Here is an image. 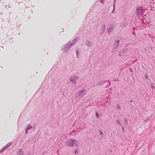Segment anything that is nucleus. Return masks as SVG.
Masks as SVG:
<instances>
[{
    "mask_svg": "<svg viewBox=\"0 0 155 155\" xmlns=\"http://www.w3.org/2000/svg\"><path fill=\"white\" fill-rule=\"evenodd\" d=\"M79 38H77L72 40L71 41H70L65 45L62 47V50L64 53H67L71 48L78 41Z\"/></svg>",
    "mask_w": 155,
    "mask_h": 155,
    "instance_id": "obj_1",
    "label": "nucleus"
},
{
    "mask_svg": "<svg viewBox=\"0 0 155 155\" xmlns=\"http://www.w3.org/2000/svg\"><path fill=\"white\" fill-rule=\"evenodd\" d=\"M146 8L142 6H138L136 9V14L137 16L139 18L140 17L143 15L146 10Z\"/></svg>",
    "mask_w": 155,
    "mask_h": 155,
    "instance_id": "obj_2",
    "label": "nucleus"
},
{
    "mask_svg": "<svg viewBox=\"0 0 155 155\" xmlns=\"http://www.w3.org/2000/svg\"><path fill=\"white\" fill-rule=\"evenodd\" d=\"M78 143V142L77 140L71 139L68 140L65 143L67 146L70 147H74V144L76 147H77Z\"/></svg>",
    "mask_w": 155,
    "mask_h": 155,
    "instance_id": "obj_3",
    "label": "nucleus"
},
{
    "mask_svg": "<svg viewBox=\"0 0 155 155\" xmlns=\"http://www.w3.org/2000/svg\"><path fill=\"white\" fill-rule=\"evenodd\" d=\"M114 30V26L113 24H109L108 25V27L107 28V30L109 35H110V33L112 32Z\"/></svg>",
    "mask_w": 155,
    "mask_h": 155,
    "instance_id": "obj_4",
    "label": "nucleus"
},
{
    "mask_svg": "<svg viewBox=\"0 0 155 155\" xmlns=\"http://www.w3.org/2000/svg\"><path fill=\"white\" fill-rule=\"evenodd\" d=\"M79 79V77L77 76H71L70 78V80L74 84H76V81Z\"/></svg>",
    "mask_w": 155,
    "mask_h": 155,
    "instance_id": "obj_5",
    "label": "nucleus"
},
{
    "mask_svg": "<svg viewBox=\"0 0 155 155\" xmlns=\"http://www.w3.org/2000/svg\"><path fill=\"white\" fill-rule=\"evenodd\" d=\"M12 143L9 142L0 150V153L4 152L5 150L12 144Z\"/></svg>",
    "mask_w": 155,
    "mask_h": 155,
    "instance_id": "obj_6",
    "label": "nucleus"
},
{
    "mask_svg": "<svg viewBox=\"0 0 155 155\" xmlns=\"http://www.w3.org/2000/svg\"><path fill=\"white\" fill-rule=\"evenodd\" d=\"M120 44V42L118 41L115 40L114 45V48H113V51H114L117 49Z\"/></svg>",
    "mask_w": 155,
    "mask_h": 155,
    "instance_id": "obj_7",
    "label": "nucleus"
},
{
    "mask_svg": "<svg viewBox=\"0 0 155 155\" xmlns=\"http://www.w3.org/2000/svg\"><path fill=\"white\" fill-rule=\"evenodd\" d=\"M24 150L21 149H19L16 153V155H24Z\"/></svg>",
    "mask_w": 155,
    "mask_h": 155,
    "instance_id": "obj_8",
    "label": "nucleus"
},
{
    "mask_svg": "<svg viewBox=\"0 0 155 155\" xmlns=\"http://www.w3.org/2000/svg\"><path fill=\"white\" fill-rule=\"evenodd\" d=\"M86 89H84L81 91L78 92V96L80 97H82L84 94V93L86 91Z\"/></svg>",
    "mask_w": 155,
    "mask_h": 155,
    "instance_id": "obj_9",
    "label": "nucleus"
},
{
    "mask_svg": "<svg viewBox=\"0 0 155 155\" xmlns=\"http://www.w3.org/2000/svg\"><path fill=\"white\" fill-rule=\"evenodd\" d=\"M106 29V27L105 25L104 24H103L102 25V27L101 29V34H102L105 31Z\"/></svg>",
    "mask_w": 155,
    "mask_h": 155,
    "instance_id": "obj_10",
    "label": "nucleus"
},
{
    "mask_svg": "<svg viewBox=\"0 0 155 155\" xmlns=\"http://www.w3.org/2000/svg\"><path fill=\"white\" fill-rule=\"evenodd\" d=\"M32 127L29 124H28L25 130V133L26 134L28 132L29 130H30L32 128Z\"/></svg>",
    "mask_w": 155,
    "mask_h": 155,
    "instance_id": "obj_11",
    "label": "nucleus"
},
{
    "mask_svg": "<svg viewBox=\"0 0 155 155\" xmlns=\"http://www.w3.org/2000/svg\"><path fill=\"white\" fill-rule=\"evenodd\" d=\"M125 51V50H122L121 51H120L119 54V55L120 57H123L124 56V52Z\"/></svg>",
    "mask_w": 155,
    "mask_h": 155,
    "instance_id": "obj_12",
    "label": "nucleus"
},
{
    "mask_svg": "<svg viewBox=\"0 0 155 155\" xmlns=\"http://www.w3.org/2000/svg\"><path fill=\"white\" fill-rule=\"evenodd\" d=\"M85 44L87 46L89 47H91L92 45V43L88 40L86 41Z\"/></svg>",
    "mask_w": 155,
    "mask_h": 155,
    "instance_id": "obj_13",
    "label": "nucleus"
},
{
    "mask_svg": "<svg viewBox=\"0 0 155 155\" xmlns=\"http://www.w3.org/2000/svg\"><path fill=\"white\" fill-rule=\"evenodd\" d=\"M144 16H142V18L140 19L141 21L142 22V23L143 24L145 25L146 24V22L144 21L146 19V17H145Z\"/></svg>",
    "mask_w": 155,
    "mask_h": 155,
    "instance_id": "obj_14",
    "label": "nucleus"
},
{
    "mask_svg": "<svg viewBox=\"0 0 155 155\" xmlns=\"http://www.w3.org/2000/svg\"><path fill=\"white\" fill-rule=\"evenodd\" d=\"M106 81H107L106 80H104V81H101L97 83V85H102L104 84Z\"/></svg>",
    "mask_w": 155,
    "mask_h": 155,
    "instance_id": "obj_15",
    "label": "nucleus"
},
{
    "mask_svg": "<svg viewBox=\"0 0 155 155\" xmlns=\"http://www.w3.org/2000/svg\"><path fill=\"white\" fill-rule=\"evenodd\" d=\"M75 52L76 54V56L77 58H78L79 57V49L78 48H77L75 50Z\"/></svg>",
    "mask_w": 155,
    "mask_h": 155,
    "instance_id": "obj_16",
    "label": "nucleus"
},
{
    "mask_svg": "<svg viewBox=\"0 0 155 155\" xmlns=\"http://www.w3.org/2000/svg\"><path fill=\"white\" fill-rule=\"evenodd\" d=\"M113 9L112 12V13H114L115 9V4L113 3Z\"/></svg>",
    "mask_w": 155,
    "mask_h": 155,
    "instance_id": "obj_17",
    "label": "nucleus"
},
{
    "mask_svg": "<svg viewBox=\"0 0 155 155\" xmlns=\"http://www.w3.org/2000/svg\"><path fill=\"white\" fill-rule=\"evenodd\" d=\"M122 38V37L121 36H119L116 39V41H118L120 42V41L121 40V39Z\"/></svg>",
    "mask_w": 155,
    "mask_h": 155,
    "instance_id": "obj_18",
    "label": "nucleus"
},
{
    "mask_svg": "<svg viewBox=\"0 0 155 155\" xmlns=\"http://www.w3.org/2000/svg\"><path fill=\"white\" fill-rule=\"evenodd\" d=\"M124 123H125V124L126 125H127L128 124V120H127L126 118H125L124 119Z\"/></svg>",
    "mask_w": 155,
    "mask_h": 155,
    "instance_id": "obj_19",
    "label": "nucleus"
},
{
    "mask_svg": "<svg viewBox=\"0 0 155 155\" xmlns=\"http://www.w3.org/2000/svg\"><path fill=\"white\" fill-rule=\"evenodd\" d=\"M117 109L119 110H120L121 109V107H120V105H119V104H117Z\"/></svg>",
    "mask_w": 155,
    "mask_h": 155,
    "instance_id": "obj_20",
    "label": "nucleus"
},
{
    "mask_svg": "<svg viewBox=\"0 0 155 155\" xmlns=\"http://www.w3.org/2000/svg\"><path fill=\"white\" fill-rule=\"evenodd\" d=\"M99 132H100V134L101 135V137H103L104 135L103 132L102 131L100 130Z\"/></svg>",
    "mask_w": 155,
    "mask_h": 155,
    "instance_id": "obj_21",
    "label": "nucleus"
},
{
    "mask_svg": "<svg viewBox=\"0 0 155 155\" xmlns=\"http://www.w3.org/2000/svg\"><path fill=\"white\" fill-rule=\"evenodd\" d=\"M121 130H122V132L123 133H124L125 132V130L124 129V127L123 126H121Z\"/></svg>",
    "mask_w": 155,
    "mask_h": 155,
    "instance_id": "obj_22",
    "label": "nucleus"
},
{
    "mask_svg": "<svg viewBox=\"0 0 155 155\" xmlns=\"http://www.w3.org/2000/svg\"><path fill=\"white\" fill-rule=\"evenodd\" d=\"M74 152L75 154H77L78 153V149H76L74 151Z\"/></svg>",
    "mask_w": 155,
    "mask_h": 155,
    "instance_id": "obj_23",
    "label": "nucleus"
},
{
    "mask_svg": "<svg viewBox=\"0 0 155 155\" xmlns=\"http://www.w3.org/2000/svg\"><path fill=\"white\" fill-rule=\"evenodd\" d=\"M116 122L120 126H121V124L120 123V122L118 120H117Z\"/></svg>",
    "mask_w": 155,
    "mask_h": 155,
    "instance_id": "obj_24",
    "label": "nucleus"
},
{
    "mask_svg": "<svg viewBox=\"0 0 155 155\" xmlns=\"http://www.w3.org/2000/svg\"><path fill=\"white\" fill-rule=\"evenodd\" d=\"M96 117L97 118H99V114H98V113L97 111H96Z\"/></svg>",
    "mask_w": 155,
    "mask_h": 155,
    "instance_id": "obj_25",
    "label": "nucleus"
},
{
    "mask_svg": "<svg viewBox=\"0 0 155 155\" xmlns=\"http://www.w3.org/2000/svg\"><path fill=\"white\" fill-rule=\"evenodd\" d=\"M144 77L146 79H147L148 78V76H147V75L146 74H145L144 75Z\"/></svg>",
    "mask_w": 155,
    "mask_h": 155,
    "instance_id": "obj_26",
    "label": "nucleus"
},
{
    "mask_svg": "<svg viewBox=\"0 0 155 155\" xmlns=\"http://www.w3.org/2000/svg\"><path fill=\"white\" fill-rule=\"evenodd\" d=\"M104 0H100V2L101 4H104Z\"/></svg>",
    "mask_w": 155,
    "mask_h": 155,
    "instance_id": "obj_27",
    "label": "nucleus"
},
{
    "mask_svg": "<svg viewBox=\"0 0 155 155\" xmlns=\"http://www.w3.org/2000/svg\"><path fill=\"white\" fill-rule=\"evenodd\" d=\"M129 71H130L131 72H133V69L131 68H129Z\"/></svg>",
    "mask_w": 155,
    "mask_h": 155,
    "instance_id": "obj_28",
    "label": "nucleus"
},
{
    "mask_svg": "<svg viewBox=\"0 0 155 155\" xmlns=\"http://www.w3.org/2000/svg\"><path fill=\"white\" fill-rule=\"evenodd\" d=\"M106 99H109V101H110V97L109 96H108L107 97V98H106Z\"/></svg>",
    "mask_w": 155,
    "mask_h": 155,
    "instance_id": "obj_29",
    "label": "nucleus"
},
{
    "mask_svg": "<svg viewBox=\"0 0 155 155\" xmlns=\"http://www.w3.org/2000/svg\"><path fill=\"white\" fill-rule=\"evenodd\" d=\"M151 88H152V89H155V87H154V86L153 85H151Z\"/></svg>",
    "mask_w": 155,
    "mask_h": 155,
    "instance_id": "obj_30",
    "label": "nucleus"
},
{
    "mask_svg": "<svg viewBox=\"0 0 155 155\" xmlns=\"http://www.w3.org/2000/svg\"><path fill=\"white\" fill-rule=\"evenodd\" d=\"M132 34L134 35H136V33L134 31H133L132 32Z\"/></svg>",
    "mask_w": 155,
    "mask_h": 155,
    "instance_id": "obj_31",
    "label": "nucleus"
},
{
    "mask_svg": "<svg viewBox=\"0 0 155 155\" xmlns=\"http://www.w3.org/2000/svg\"><path fill=\"white\" fill-rule=\"evenodd\" d=\"M133 100H130L129 101H128V102L129 103V102H133Z\"/></svg>",
    "mask_w": 155,
    "mask_h": 155,
    "instance_id": "obj_32",
    "label": "nucleus"
},
{
    "mask_svg": "<svg viewBox=\"0 0 155 155\" xmlns=\"http://www.w3.org/2000/svg\"><path fill=\"white\" fill-rule=\"evenodd\" d=\"M110 101H110H109V99H107V102L109 103Z\"/></svg>",
    "mask_w": 155,
    "mask_h": 155,
    "instance_id": "obj_33",
    "label": "nucleus"
},
{
    "mask_svg": "<svg viewBox=\"0 0 155 155\" xmlns=\"http://www.w3.org/2000/svg\"><path fill=\"white\" fill-rule=\"evenodd\" d=\"M107 82H108V83L110 85V80H108Z\"/></svg>",
    "mask_w": 155,
    "mask_h": 155,
    "instance_id": "obj_34",
    "label": "nucleus"
},
{
    "mask_svg": "<svg viewBox=\"0 0 155 155\" xmlns=\"http://www.w3.org/2000/svg\"><path fill=\"white\" fill-rule=\"evenodd\" d=\"M111 16H112V15H111V13H110L109 15V17L111 18Z\"/></svg>",
    "mask_w": 155,
    "mask_h": 155,
    "instance_id": "obj_35",
    "label": "nucleus"
},
{
    "mask_svg": "<svg viewBox=\"0 0 155 155\" xmlns=\"http://www.w3.org/2000/svg\"><path fill=\"white\" fill-rule=\"evenodd\" d=\"M136 29V28L134 27L133 28V31H134Z\"/></svg>",
    "mask_w": 155,
    "mask_h": 155,
    "instance_id": "obj_36",
    "label": "nucleus"
},
{
    "mask_svg": "<svg viewBox=\"0 0 155 155\" xmlns=\"http://www.w3.org/2000/svg\"><path fill=\"white\" fill-rule=\"evenodd\" d=\"M116 0H114V3H113L115 4V3H116Z\"/></svg>",
    "mask_w": 155,
    "mask_h": 155,
    "instance_id": "obj_37",
    "label": "nucleus"
},
{
    "mask_svg": "<svg viewBox=\"0 0 155 155\" xmlns=\"http://www.w3.org/2000/svg\"><path fill=\"white\" fill-rule=\"evenodd\" d=\"M136 61H133V64Z\"/></svg>",
    "mask_w": 155,
    "mask_h": 155,
    "instance_id": "obj_38",
    "label": "nucleus"
},
{
    "mask_svg": "<svg viewBox=\"0 0 155 155\" xmlns=\"http://www.w3.org/2000/svg\"><path fill=\"white\" fill-rule=\"evenodd\" d=\"M105 101L107 102V99H105Z\"/></svg>",
    "mask_w": 155,
    "mask_h": 155,
    "instance_id": "obj_39",
    "label": "nucleus"
},
{
    "mask_svg": "<svg viewBox=\"0 0 155 155\" xmlns=\"http://www.w3.org/2000/svg\"><path fill=\"white\" fill-rule=\"evenodd\" d=\"M21 2H18V4L19 5L20 3H21Z\"/></svg>",
    "mask_w": 155,
    "mask_h": 155,
    "instance_id": "obj_40",
    "label": "nucleus"
},
{
    "mask_svg": "<svg viewBox=\"0 0 155 155\" xmlns=\"http://www.w3.org/2000/svg\"><path fill=\"white\" fill-rule=\"evenodd\" d=\"M31 12L32 13H33V11H32V10H31Z\"/></svg>",
    "mask_w": 155,
    "mask_h": 155,
    "instance_id": "obj_41",
    "label": "nucleus"
},
{
    "mask_svg": "<svg viewBox=\"0 0 155 155\" xmlns=\"http://www.w3.org/2000/svg\"><path fill=\"white\" fill-rule=\"evenodd\" d=\"M109 151H110V152L111 151V150H109Z\"/></svg>",
    "mask_w": 155,
    "mask_h": 155,
    "instance_id": "obj_42",
    "label": "nucleus"
},
{
    "mask_svg": "<svg viewBox=\"0 0 155 155\" xmlns=\"http://www.w3.org/2000/svg\"><path fill=\"white\" fill-rule=\"evenodd\" d=\"M108 87V85H107L106 86V87Z\"/></svg>",
    "mask_w": 155,
    "mask_h": 155,
    "instance_id": "obj_43",
    "label": "nucleus"
},
{
    "mask_svg": "<svg viewBox=\"0 0 155 155\" xmlns=\"http://www.w3.org/2000/svg\"><path fill=\"white\" fill-rule=\"evenodd\" d=\"M25 8H27V7L26 6H25ZM27 8H28V7H27Z\"/></svg>",
    "mask_w": 155,
    "mask_h": 155,
    "instance_id": "obj_44",
    "label": "nucleus"
}]
</instances>
